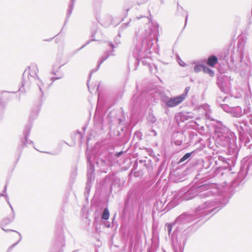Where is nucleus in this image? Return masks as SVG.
<instances>
[{
    "label": "nucleus",
    "instance_id": "obj_1",
    "mask_svg": "<svg viewBox=\"0 0 252 252\" xmlns=\"http://www.w3.org/2000/svg\"><path fill=\"white\" fill-rule=\"evenodd\" d=\"M186 95L182 94L176 97L170 98L166 102V104L168 107H173L181 103L186 98Z\"/></svg>",
    "mask_w": 252,
    "mask_h": 252
},
{
    "label": "nucleus",
    "instance_id": "obj_2",
    "mask_svg": "<svg viewBox=\"0 0 252 252\" xmlns=\"http://www.w3.org/2000/svg\"><path fill=\"white\" fill-rule=\"evenodd\" d=\"M218 62V60L217 57L215 56L212 55L208 58L207 64L208 65L212 67H214Z\"/></svg>",
    "mask_w": 252,
    "mask_h": 252
},
{
    "label": "nucleus",
    "instance_id": "obj_3",
    "mask_svg": "<svg viewBox=\"0 0 252 252\" xmlns=\"http://www.w3.org/2000/svg\"><path fill=\"white\" fill-rule=\"evenodd\" d=\"M77 170H78V168H77V165L74 166L72 168V169L71 171V179L72 180H74L76 178L77 175H78Z\"/></svg>",
    "mask_w": 252,
    "mask_h": 252
},
{
    "label": "nucleus",
    "instance_id": "obj_4",
    "mask_svg": "<svg viewBox=\"0 0 252 252\" xmlns=\"http://www.w3.org/2000/svg\"><path fill=\"white\" fill-rule=\"evenodd\" d=\"M109 218V212L107 208H105L102 215V219L105 220H108Z\"/></svg>",
    "mask_w": 252,
    "mask_h": 252
},
{
    "label": "nucleus",
    "instance_id": "obj_5",
    "mask_svg": "<svg viewBox=\"0 0 252 252\" xmlns=\"http://www.w3.org/2000/svg\"><path fill=\"white\" fill-rule=\"evenodd\" d=\"M14 218V217L13 216L12 218L11 219H4L2 220V222H1V228L4 230L5 231H8V230H5L3 227H2V225L3 224H8Z\"/></svg>",
    "mask_w": 252,
    "mask_h": 252
},
{
    "label": "nucleus",
    "instance_id": "obj_6",
    "mask_svg": "<svg viewBox=\"0 0 252 252\" xmlns=\"http://www.w3.org/2000/svg\"><path fill=\"white\" fill-rule=\"evenodd\" d=\"M9 231H14L15 233H16L18 235H19V239L17 241V242L15 243L14 244H13L12 246H11L8 249V251H10L15 246H16L18 243H19L21 239H22V236H21V235L20 233L17 232V231H13V230H10Z\"/></svg>",
    "mask_w": 252,
    "mask_h": 252
},
{
    "label": "nucleus",
    "instance_id": "obj_7",
    "mask_svg": "<svg viewBox=\"0 0 252 252\" xmlns=\"http://www.w3.org/2000/svg\"><path fill=\"white\" fill-rule=\"evenodd\" d=\"M202 67H203V71L204 72L208 73L211 76H213L214 72L212 70H211L208 67L205 66H203Z\"/></svg>",
    "mask_w": 252,
    "mask_h": 252
},
{
    "label": "nucleus",
    "instance_id": "obj_8",
    "mask_svg": "<svg viewBox=\"0 0 252 252\" xmlns=\"http://www.w3.org/2000/svg\"><path fill=\"white\" fill-rule=\"evenodd\" d=\"M191 153H188L185 154L183 158H189L191 156Z\"/></svg>",
    "mask_w": 252,
    "mask_h": 252
},
{
    "label": "nucleus",
    "instance_id": "obj_9",
    "mask_svg": "<svg viewBox=\"0 0 252 252\" xmlns=\"http://www.w3.org/2000/svg\"><path fill=\"white\" fill-rule=\"evenodd\" d=\"M123 153V152H119L118 153H117V154L116 155V156L117 157H119L121 155V154Z\"/></svg>",
    "mask_w": 252,
    "mask_h": 252
},
{
    "label": "nucleus",
    "instance_id": "obj_10",
    "mask_svg": "<svg viewBox=\"0 0 252 252\" xmlns=\"http://www.w3.org/2000/svg\"><path fill=\"white\" fill-rule=\"evenodd\" d=\"M187 158H181V160H180V161L179 162V163H181L182 162L184 161L185 159H186Z\"/></svg>",
    "mask_w": 252,
    "mask_h": 252
},
{
    "label": "nucleus",
    "instance_id": "obj_11",
    "mask_svg": "<svg viewBox=\"0 0 252 252\" xmlns=\"http://www.w3.org/2000/svg\"><path fill=\"white\" fill-rule=\"evenodd\" d=\"M8 203H9V204L10 205V207L11 210H12V211H13V209L12 207L11 206V204L9 203V202H8Z\"/></svg>",
    "mask_w": 252,
    "mask_h": 252
}]
</instances>
